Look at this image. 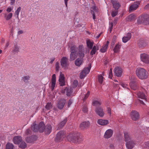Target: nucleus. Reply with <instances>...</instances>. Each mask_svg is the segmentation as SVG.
<instances>
[{
	"label": "nucleus",
	"instance_id": "obj_1",
	"mask_svg": "<svg viewBox=\"0 0 149 149\" xmlns=\"http://www.w3.org/2000/svg\"><path fill=\"white\" fill-rule=\"evenodd\" d=\"M71 52L78 53L80 57H83L84 56L85 50L82 45H79L78 48L76 45H72L70 47Z\"/></svg>",
	"mask_w": 149,
	"mask_h": 149
},
{
	"label": "nucleus",
	"instance_id": "obj_2",
	"mask_svg": "<svg viewBox=\"0 0 149 149\" xmlns=\"http://www.w3.org/2000/svg\"><path fill=\"white\" fill-rule=\"evenodd\" d=\"M68 141L74 143H80L82 139L80 137L79 134L77 133L70 134L67 136Z\"/></svg>",
	"mask_w": 149,
	"mask_h": 149
},
{
	"label": "nucleus",
	"instance_id": "obj_3",
	"mask_svg": "<svg viewBox=\"0 0 149 149\" xmlns=\"http://www.w3.org/2000/svg\"><path fill=\"white\" fill-rule=\"evenodd\" d=\"M136 72L137 76L140 79H144L148 78V72L143 68H137Z\"/></svg>",
	"mask_w": 149,
	"mask_h": 149
},
{
	"label": "nucleus",
	"instance_id": "obj_4",
	"mask_svg": "<svg viewBox=\"0 0 149 149\" xmlns=\"http://www.w3.org/2000/svg\"><path fill=\"white\" fill-rule=\"evenodd\" d=\"M44 124L43 122H40L39 125L34 124L31 127V129L35 132L39 131L40 132H42L44 131Z\"/></svg>",
	"mask_w": 149,
	"mask_h": 149
},
{
	"label": "nucleus",
	"instance_id": "obj_5",
	"mask_svg": "<svg viewBox=\"0 0 149 149\" xmlns=\"http://www.w3.org/2000/svg\"><path fill=\"white\" fill-rule=\"evenodd\" d=\"M149 20V15L145 14L139 17L137 22L138 24L143 23L144 24H148Z\"/></svg>",
	"mask_w": 149,
	"mask_h": 149
},
{
	"label": "nucleus",
	"instance_id": "obj_6",
	"mask_svg": "<svg viewBox=\"0 0 149 149\" xmlns=\"http://www.w3.org/2000/svg\"><path fill=\"white\" fill-rule=\"evenodd\" d=\"M149 20V15L145 14L139 17L137 22L138 24L143 23L144 24H148Z\"/></svg>",
	"mask_w": 149,
	"mask_h": 149
},
{
	"label": "nucleus",
	"instance_id": "obj_7",
	"mask_svg": "<svg viewBox=\"0 0 149 149\" xmlns=\"http://www.w3.org/2000/svg\"><path fill=\"white\" fill-rule=\"evenodd\" d=\"M60 64L61 67L65 70L68 69L69 62L68 58L66 57H63L60 61Z\"/></svg>",
	"mask_w": 149,
	"mask_h": 149
},
{
	"label": "nucleus",
	"instance_id": "obj_8",
	"mask_svg": "<svg viewBox=\"0 0 149 149\" xmlns=\"http://www.w3.org/2000/svg\"><path fill=\"white\" fill-rule=\"evenodd\" d=\"M91 68V65L90 64L87 68H84L81 72L80 73V78L81 79H83L86 76V74L89 73Z\"/></svg>",
	"mask_w": 149,
	"mask_h": 149
},
{
	"label": "nucleus",
	"instance_id": "obj_9",
	"mask_svg": "<svg viewBox=\"0 0 149 149\" xmlns=\"http://www.w3.org/2000/svg\"><path fill=\"white\" fill-rule=\"evenodd\" d=\"M65 136L64 132L63 131H60L56 135L55 141L57 142L61 141L63 139Z\"/></svg>",
	"mask_w": 149,
	"mask_h": 149
},
{
	"label": "nucleus",
	"instance_id": "obj_10",
	"mask_svg": "<svg viewBox=\"0 0 149 149\" xmlns=\"http://www.w3.org/2000/svg\"><path fill=\"white\" fill-rule=\"evenodd\" d=\"M130 116L131 119L133 120H137L139 118V113L136 111H132L130 113Z\"/></svg>",
	"mask_w": 149,
	"mask_h": 149
},
{
	"label": "nucleus",
	"instance_id": "obj_11",
	"mask_svg": "<svg viewBox=\"0 0 149 149\" xmlns=\"http://www.w3.org/2000/svg\"><path fill=\"white\" fill-rule=\"evenodd\" d=\"M140 58L142 61L146 64H149V56L145 53L140 55Z\"/></svg>",
	"mask_w": 149,
	"mask_h": 149
},
{
	"label": "nucleus",
	"instance_id": "obj_12",
	"mask_svg": "<svg viewBox=\"0 0 149 149\" xmlns=\"http://www.w3.org/2000/svg\"><path fill=\"white\" fill-rule=\"evenodd\" d=\"M95 111L96 114L100 117H103L104 115L103 109L101 106L97 107L95 109Z\"/></svg>",
	"mask_w": 149,
	"mask_h": 149
},
{
	"label": "nucleus",
	"instance_id": "obj_13",
	"mask_svg": "<svg viewBox=\"0 0 149 149\" xmlns=\"http://www.w3.org/2000/svg\"><path fill=\"white\" fill-rule=\"evenodd\" d=\"M66 102V100L64 99H60L57 102V107L60 109H62L63 108Z\"/></svg>",
	"mask_w": 149,
	"mask_h": 149
},
{
	"label": "nucleus",
	"instance_id": "obj_14",
	"mask_svg": "<svg viewBox=\"0 0 149 149\" xmlns=\"http://www.w3.org/2000/svg\"><path fill=\"white\" fill-rule=\"evenodd\" d=\"M89 121H85L82 122L79 125L80 128L81 130H83L87 129L90 125Z\"/></svg>",
	"mask_w": 149,
	"mask_h": 149
},
{
	"label": "nucleus",
	"instance_id": "obj_15",
	"mask_svg": "<svg viewBox=\"0 0 149 149\" xmlns=\"http://www.w3.org/2000/svg\"><path fill=\"white\" fill-rule=\"evenodd\" d=\"M122 71V69L119 67H117L115 68L114 73L115 75L118 77L121 76Z\"/></svg>",
	"mask_w": 149,
	"mask_h": 149
},
{
	"label": "nucleus",
	"instance_id": "obj_16",
	"mask_svg": "<svg viewBox=\"0 0 149 149\" xmlns=\"http://www.w3.org/2000/svg\"><path fill=\"white\" fill-rule=\"evenodd\" d=\"M140 4V1H136L132 5H131L130 7L129 11L131 12V11L135 10L139 6Z\"/></svg>",
	"mask_w": 149,
	"mask_h": 149
},
{
	"label": "nucleus",
	"instance_id": "obj_17",
	"mask_svg": "<svg viewBox=\"0 0 149 149\" xmlns=\"http://www.w3.org/2000/svg\"><path fill=\"white\" fill-rule=\"evenodd\" d=\"M65 78L64 74L61 72L60 73V75L59 79V84L61 86H63L65 85Z\"/></svg>",
	"mask_w": 149,
	"mask_h": 149
},
{
	"label": "nucleus",
	"instance_id": "obj_18",
	"mask_svg": "<svg viewBox=\"0 0 149 149\" xmlns=\"http://www.w3.org/2000/svg\"><path fill=\"white\" fill-rule=\"evenodd\" d=\"M113 134V131L110 129L107 130L105 132L104 135V137L106 139L110 138Z\"/></svg>",
	"mask_w": 149,
	"mask_h": 149
},
{
	"label": "nucleus",
	"instance_id": "obj_19",
	"mask_svg": "<svg viewBox=\"0 0 149 149\" xmlns=\"http://www.w3.org/2000/svg\"><path fill=\"white\" fill-rule=\"evenodd\" d=\"M135 143L133 140L127 142L126 143V147L128 149H132L135 145Z\"/></svg>",
	"mask_w": 149,
	"mask_h": 149
},
{
	"label": "nucleus",
	"instance_id": "obj_20",
	"mask_svg": "<svg viewBox=\"0 0 149 149\" xmlns=\"http://www.w3.org/2000/svg\"><path fill=\"white\" fill-rule=\"evenodd\" d=\"M52 127L50 125H47L46 127L44 125V131L46 134H49L51 132Z\"/></svg>",
	"mask_w": 149,
	"mask_h": 149
},
{
	"label": "nucleus",
	"instance_id": "obj_21",
	"mask_svg": "<svg viewBox=\"0 0 149 149\" xmlns=\"http://www.w3.org/2000/svg\"><path fill=\"white\" fill-rule=\"evenodd\" d=\"M56 82V77L55 74H53L52 77V85L51 87V90L53 91L55 86Z\"/></svg>",
	"mask_w": 149,
	"mask_h": 149
},
{
	"label": "nucleus",
	"instance_id": "obj_22",
	"mask_svg": "<svg viewBox=\"0 0 149 149\" xmlns=\"http://www.w3.org/2000/svg\"><path fill=\"white\" fill-rule=\"evenodd\" d=\"M131 38V34L130 33H128L125 36H124L122 38L123 42L126 43Z\"/></svg>",
	"mask_w": 149,
	"mask_h": 149
},
{
	"label": "nucleus",
	"instance_id": "obj_23",
	"mask_svg": "<svg viewBox=\"0 0 149 149\" xmlns=\"http://www.w3.org/2000/svg\"><path fill=\"white\" fill-rule=\"evenodd\" d=\"M138 44L140 47H144L147 45V43L145 40L140 39L138 41Z\"/></svg>",
	"mask_w": 149,
	"mask_h": 149
},
{
	"label": "nucleus",
	"instance_id": "obj_24",
	"mask_svg": "<svg viewBox=\"0 0 149 149\" xmlns=\"http://www.w3.org/2000/svg\"><path fill=\"white\" fill-rule=\"evenodd\" d=\"M109 43V42L108 41H107L105 44H104L102 47L100 49V51L102 53H104L107 50L108 46Z\"/></svg>",
	"mask_w": 149,
	"mask_h": 149
},
{
	"label": "nucleus",
	"instance_id": "obj_25",
	"mask_svg": "<svg viewBox=\"0 0 149 149\" xmlns=\"http://www.w3.org/2000/svg\"><path fill=\"white\" fill-rule=\"evenodd\" d=\"M124 136L125 141L127 142L132 140V136L129 133L126 132L124 133Z\"/></svg>",
	"mask_w": 149,
	"mask_h": 149
},
{
	"label": "nucleus",
	"instance_id": "obj_26",
	"mask_svg": "<svg viewBox=\"0 0 149 149\" xmlns=\"http://www.w3.org/2000/svg\"><path fill=\"white\" fill-rule=\"evenodd\" d=\"M78 55V53L71 52L70 56V61H72L74 60L77 57V56Z\"/></svg>",
	"mask_w": 149,
	"mask_h": 149
},
{
	"label": "nucleus",
	"instance_id": "obj_27",
	"mask_svg": "<svg viewBox=\"0 0 149 149\" xmlns=\"http://www.w3.org/2000/svg\"><path fill=\"white\" fill-rule=\"evenodd\" d=\"M22 141V138L20 136H15L13 138V141L15 144H18Z\"/></svg>",
	"mask_w": 149,
	"mask_h": 149
},
{
	"label": "nucleus",
	"instance_id": "obj_28",
	"mask_svg": "<svg viewBox=\"0 0 149 149\" xmlns=\"http://www.w3.org/2000/svg\"><path fill=\"white\" fill-rule=\"evenodd\" d=\"M80 58H77L75 61V64L77 66H80L82 64L83 60V57Z\"/></svg>",
	"mask_w": 149,
	"mask_h": 149
},
{
	"label": "nucleus",
	"instance_id": "obj_29",
	"mask_svg": "<svg viewBox=\"0 0 149 149\" xmlns=\"http://www.w3.org/2000/svg\"><path fill=\"white\" fill-rule=\"evenodd\" d=\"M130 85L131 89L134 90H136L138 88V86L136 83L134 81H132L130 83Z\"/></svg>",
	"mask_w": 149,
	"mask_h": 149
},
{
	"label": "nucleus",
	"instance_id": "obj_30",
	"mask_svg": "<svg viewBox=\"0 0 149 149\" xmlns=\"http://www.w3.org/2000/svg\"><path fill=\"white\" fill-rule=\"evenodd\" d=\"M113 7L116 9H118L120 7V5L117 1L114 0H111Z\"/></svg>",
	"mask_w": 149,
	"mask_h": 149
},
{
	"label": "nucleus",
	"instance_id": "obj_31",
	"mask_svg": "<svg viewBox=\"0 0 149 149\" xmlns=\"http://www.w3.org/2000/svg\"><path fill=\"white\" fill-rule=\"evenodd\" d=\"M37 137L36 136H32L30 137H28L26 138V141L28 142L31 143L33 141L36 140Z\"/></svg>",
	"mask_w": 149,
	"mask_h": 149
},
{
	"label": "nucleus",
	"instance_id": "obj_32",
	"mask_svg": "<svg viewBox=\"0 0 149 149\" xmlns=\"http://www.w3.org/2000/svg\"><path fill=\"white\" fill-rule=\"evenodd\" d=\"M101 104L100 100L99 99H95L94 100V106L99 107Z\"/></svg>",
	"mask_w": 149,
	"mask_h": 149
},
{
	"label": "nucleus",
	"instance_id": "obj_33",
	"mask_svg": "<svg viewBox=\"0 0 149 149\" xmlns=\"http://www.w3.org/2000/svg\"><path fill=\"white\" fill-rule=\"evenodd\" d=\"M97 123L101 125H105L108 123V120H105L100 119L97 121Z\"/></svg>",
	"mask_w": 149,
	"mask_h": 149
},
{
	"label": "nucleus",
	"instance_id": "obj_34",
	"mask_svg": "<svg viewBox=\"0 0 149 149\" xmlns=\"http://www.w3.org/2000/svg\"><path fill=\"white\" fill-rule=\"evenodd\" d=\"M136 94L138 97L146 100V96L144 93L138 91L137 92Z\"/></svg>",
	"mask_w": 149,
	"mask_h": 149
},
{
	"label": "nucleus",
	"instance_id": "obj_35",
	"mask_svg": "<svg viewBox=\"0 0 149 149\" xmlns=\"http://www.w3.org/2000/svg\"><path fill=\"white\" fill-rule=\"evenodd\" d=\"M13 14L12 13H9L8 14L5 13L4 14V17L7 21L10 19L13 16Z\"/></svg>",
	"mask_w": 149,
	"mask_h": 149
},
{
	"label": "nucleus",
	"instance_id": "obj_36",
	"mask_svg": "<svg viewBox=\"0 0 149 149\" xmlns=\"http://www.w3.org/2000/svg\"><path fill=\"white\" fill-rule=\"evenodd\" d=\"M67 121V118H65L64 120L61 122L58 125V127L60 128L62 127Z\"/></svg>",
	"mask_w": 149,
	"mask_h": 149
},
{
	"label": "nucleus",
	"instance_id": "obj_37",
	"mask_svg": "<svg viewBox=\"0 0 149 149\" xmlns=\"http://www.w3.org/2000/svg\"><path fill=\"white\" fill-rule=\"evenodd\" d=\"M120 47V45L119 44H116V45L114 49H113L114 52L115 53H118L119 51Z\"/></svg>",
	"mask_w": 149,
	"mask_h": 149
},
{
	"label": "nucleus",
	"instance_id": "obj_38",
	"mask_svg": "<svg viewBox=\"0 0 149 149\" xmlns=\"http://www.w3.org/2000/svg\"><path fill=\"white\" fill-rule=\"evenodd\" d=\"M86 43L87 46L90 49H91L93 46V43L89 40H88L86 41Z\"/></svg>",
	"mask_w": 149,
	"mask_h": 149
},
{
	"label": "nucleus",
	"instance_id": "obj_39",
	"mask_svg": "<svg viewBox=\"0 0 149 149\" xmlns=\"http://www.w3.org/2000/svg\"><path fill=\"white\" fill-rule=\"evenodd\" d=\"M13 145L10 143H8L6 145V149H13Z\"/></svg>",
	"mask_w": 149,
	"mask_h": 149
},
{
	"label": "nucleus",
	"instance_id": "obj_40",
	"mask_svg": "<svg viewBox=\"0 0 149 149\" xmlns=\"http://www.w3.org/2000/svg\"><path fill=\"white\" fill-rule=\"evenodd\" d=\"M65 90H66V95L67 96H70L72 92L71 88H66Z\"/></svg>",
	"mask_w": 149,
	"mask_h": 149
},
{
	"label": "nucleus",
	"instance_id": "obj_41",
	"mask_svg": "<svg viewBox=\"0 0 149 149\" xmlns=\"http://www.w3.org/2000/svg\"><path fill=\"white\" fill-rule=\"evenodd\" d=\"M19 47L18 46L16 45L13 48L12 50V52L14 54L17 53L19 52Z\"/></svg>",
	"mask_w": 149,
	"mask_h": 149
},
{
	"label": "nucleus",
	"instance_id": "obj_42",
	"mask_svg": "<svg viewBox=\"0 0 149 149\" xmlns=\"http://www.w3.org/2000/svg\"><path fill=\"white\" fill-rule=\"evenodd\" d=\"M19 147L22 148H24L26 146V143L22 141L20 142Z\"/></svg>",
	"mask_w": 149,
	"mask_h": 149
},
{
	"label": "nucleus",
	"instance_id": "obj_43",
	"mask_svg": "<svg viewBox=\"0 0 149 149\" xmlns=\"http://www.w3.org/2000/svg\"><path fill=\"white\" fill-rule=\"evenodd\" d=\"M104 77L101 75L100 74L98 76V82L100 84H102L103 81Z\"/></svg>",
	"mask_w": 149,
	"mask_h": 149
},
{
	"label": "nucleus",
	"instance_id": "obj_44",
	"mask_svg": "<svg viewBox=\"0 0 149 149\" xmlns=\"http://www.w3.org/2000/svg\"><path fill=\"white\" fill-rule=\"evenodd\" d=\"M21 9V7H19L15 12V15H17V18H19V15Z\"/></svg>",
	"mask_w": 149,
	"mask_h": 149
},
{
	"label": "nucleus",
	"instance_id": "obj_45",
	"mask_svg": "<svg viewBox=\"0 0 149 149\" xmlns=\"http://www.w3.org/2000/svg\"><path fill=\"white\" fill-rule=\"evenodd\" d=\"M78 82L77 80H74L72 84V86L73 88H76L78 85Z\"/></svg>",
	"mask_w": 149,
	"mask_h": 149
},
{
	"label": "nucleus",
	"instance_id": "obj_46",
	"mask_svg": "<svg viewBox=\"0 0 149 149\" xmlns=\"http://www.w3.org/2000/svg\"><path fill=\"white\" fill-rule=\"evenodd\" d=\"M55 68V70L56 71H58L59 70L60 66L59 65V63L58 62H56Z\"/></svg>",
	"mask_w": 149,
	"mask_h": 149
},
{
	"label": "nucleus",
	"instance_id": "obj_47",
	"mask_svg": "<svg viewBox=\"0 0 149 149\" xmlns=\"http://www.w3.org/2000/svg\"><path fill=\"white\" fill-rule=\"evenodd\" d=\"M52 107V104L51 102L47 103L45 106L46 109L49 110Z\"/></svg>",
	"mask_w": 149,
	"mask_h": 149
},
{
	"label": "nucleus",
	"instance_id": "obj_48",
	"mask_svg": "<svg viewBox=\"0 0 149 149\" xmlns=\"http://www.w3.org/2000/svg\"><path fill=\"white\" fill-rule=\"evenodd\" d=\"M135 18V16L133 14H131L129 15L128 17V19L129 20H132L134 19Z\"/></svg>",
	"mask_w": 149,
	"mask_h": 149
},
{
	"label": "nucleus",
	"instance_id": "obj_49",
	"mask_svg": "<svg viewBox=\"0 0 149 149\" xmlns=\"http://www.w3.org/2000/svg\"><path fill=\"white\" fill-rule=\"evenodd\" d=\"M30 77L29 76L24 77L22 78L23 81L25 83H27L28 82V80L29 79Z\"/></svg>",
	"mask_w": 149,
	"mask_h": 149
},
{
	"label": "nucleus",
	"instance_id": "obj_50",
	"mask_svg": "<svg viewBox=\"0 0 149 149\" xmlns=\"http://www.w3.org/2000/svg\"><path fill=\"white\" fill-rule=\"evenodd\" d=\"M90 95V92L88 91L87 93L84 95V97L83 98V101H85L88 98Z\"/></svg>",
	"mask_w": 149,
	"mask_h": 149
},
{
	"label": "nucleus",
	"instance_id": "obj_51",
	"mask_svg": "<svg viewBox=\"0 0 149 149\" xmlns=\"http://www.w3.org/2000/svg\"><path fill=\"white\" fill-rule=\"evenodd\" d=\"M99 49V47L98 45H94V54H95L96 51L98 50Z\"/></svg>",
	"mask_w": 149,
	"mask_h": 149
},
{
	"label": "nucleus",
	"instance_id": "obj_52",
	"mask_svg": "<svg viewBox=\"0 0 149 149\" xmlns=\"http://www.w3.org/2000/svg\"><path fill=\"white\" fill-rule=\"evenodd\" d=\"M143 147L144 148H149V142H145L143 144Z\"/></svg>",
	"mask_w": 149,
	"mask_h": 149
},
{
	"label": "nucleus",
	"instance_id": "obj_53",
	"mask_svg": "<svg viewBox=\"0 0 149 149\" xmlns=\"http://www.w3.org/2000/svg\"><path fill=\"white\" fill-rule=\"evenodd\" d=\"M112 77V70L111 68H110L109 72V78H110V79H111Z\"/></svg>",
	"mask_w": 149,
	"mask_h": 149
},
{
	"label": "nucleus",
	"instance_id": "obj_54",
	"mask_svg": "<svg viewBox=\"0 0 149 149\" xmlns=\"http://www.w3.org/2000/svg\"><path fill=\"white\" fill-rule=\"evenodd\" d=\"M118 14V12L116 11H113L111 13V15L112 17H114L116 16Z\"/></svg>",
	"mask_w": 149,
	"mask_h": 149
},
{
	"label": "nucleus",
	"instance_id": "obj_55",
	"mask_svg": "<svg viewBox=\"0 0 149 149\" xmlns=\"http://www.w3.org/2000/svg\"><path fill=\"white\" fill-rule=\"evenodd\" d=\"M13 7H9L6 9V11L8 13H10V12L13 9Z\"/></svg>",
	"mask_w": 149,
	"mask_h": 149
},
{
	"label": "nucleus",
	"instance_id": "obj_56",
	"mask_svg": "<svg viewBox=\"0 0 149 149\" xmlns=\"http://www.w3.org/2000/svg\"><path fill=\"white\" fill-rule=\"evenodd\" d=\"M113 26V24L112 23H111L109 24V30L110 32H111Z\"/></svg>",
	"mask_w": 149,
	"mask_h": 149
},
{
	"label": "nucleus",
	"instance_id": "obj_57",
	"mask_svg": "<svg viewBox=\"0 0 149 149\" xmlns=\"http://www.w3.org/2000/svg\"><path fill=\"white\" fill-rule=\"evenodd\" d=\"M107 111L109 115L110 116H111V110L110 108L109 107H108L107 108Z\"/></svg>",
	"mask_w": 149,
	"mask_h": 149
},
{
	"label": "nucleus",
	"instance_id": "obj_58",
	"mask_svg": "<svg viewBox=\"0 0 149 149\" xmlns=\"http://www.w3.org/2000/svg\"><path fill=\"white\" fill-rule=\"evenodd\" d=\"M87 111L88 109L87 107L86 106H84L83 107V112H84V113H85Z\"/></svg>",
	"mask_w": 149,
	"mask_h": 149
},
{
	"label": "nucleus",
	"instance_id": "obj_59",
	"mask_svg": "<svg viewBox=\"0 0 149 149\" xmlns=\"http://www.w3.org/2000/svg\"><path fill=\"white\" fill-rule=\"evenodd\" d=\"M10 5L12 6L14 4L15 0H10Z\"/></svg>",
	"mask_w": 149,
	"mask_h": 149
},
{
	"label": "nucleus",
	"instance_id": "obj_60",
	"mask_svg": "<svg viewBox=\"0 0 149 149\" xmlns=\"http://www.w3.org/2000/svg\"><path fill=\"white\" fill-rule=\"evenodd\" d=\"M121 85L123 88H127V85L126 84H125L123 83H122L121 84Z\"/></svg>",
	"mask_w": 149,
	"mask_h": 149
},
{
	"label": "nucleus",
	"instance_id": "obj_61",
	"mask_svg": "<svg viewBox=\"0 0 149 149\" xmlns=\"http://www.w3.org/2000/svg\"><path fill=\"white\" fill-rule=\"evenodd\" d=\"M109 148L111 149H113L114 148V146L113 144L111 143L110 144L109 146Z\"/></svg>",
	"mask_w": 149,
	"mask_h": 149
},
{
	"label": "nucleus",
	"instance_id": "obj_62",
	"mask_svg": "<svg viewBox=\"0 0 149 149\" xmlns=\"http://www.w3.org/2000/svg\"><path fill=\"white\" fill-rule=\"evenodd\" d=\"M72 100H69L68 102V107H69L72 104Z\"/></svg>",
	"mask_w": 149,
	"mask_h": 149
},
{
	"label": "nucleus",
	"instance_id": "obj_63",
	"mask_svg": "<svg viewBox=\"0 0 149 149\" xmlns=\"http://www.w3.org/2000/svg\"><path fill=\"white\" fill-rule=\"evenodd\" d=\"M144 9H149V3L146 5L144 7Z\"/></svg>",
	"mask_w": 149,
	"mask_h": 149
},
{
	"label": "nucleus",
	"instance_id": "obj_64",
	"mask_svg": "<svg viewBox=\"0 0 149 149\" xmlns=\"http://www.w3.org/2000/svg\"><path fill=\"white\" fill-rule=\"evenodd\" d=\"M65 3L66 7L68 6V2L69 0H64Z\"/></svg>",
	"mask_w": 149,
	"mask_h": 149
}]
</instances>
